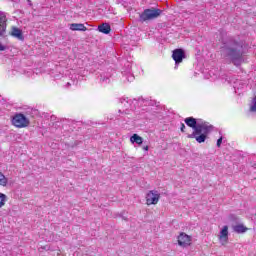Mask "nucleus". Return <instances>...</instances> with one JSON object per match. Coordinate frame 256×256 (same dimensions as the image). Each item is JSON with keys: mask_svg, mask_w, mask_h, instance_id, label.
Returning a JSON list of instances; mask_svg holds the SVG:
<instances>
[{"mask_svg": "<svg viewBox=\"0 0 256 256\" xmlns=\"http://www.w3.org/2000/svg\"><path fill=\"white\" fill-rule=\"evenodd\" d=\"M220 53L225 61H229V63H233L238 67L243 61V42L228 39L223 42Z\"/></svg>", "mask_w": 256, "mask_h": 256, "instance_id": "obj_1", "label": "nucleus"}, {"mask_svg": "<svg viewBox=\"0 0 256 256\" xmlns=\"http://www.w3.org/2000/svg\"><path fill=\"white\" fill-rule=\"evenodd\" d=\"M188 127L193 129V133L188 135L189 139H196L197 143H205L207 135L213 131V125L203 120H198L193 117H188L185 120Z\"/></svg>", "mask_w": 256, "mask_h": 256, "instance_id": "obj_2", "label": "nucleus"}, {"mask_svg": "<svg viewBox=\"0 0 256 256\" xmlns=\"http://www.w3.org/2000/svg\"><path fill=\"white\" fill-rule=\"evenodd\" d=\"M163 13V10L159 8L145 9L143 13L140 14V21H153L157 19Z\"/></svg>", "mask_w": 256, "mask_h": 256, "instance_id": "obj_3", "label": "nucleus"}, {"mask_svg": "<svg viewBox=\"0 0 256 256\" xmlns=\"http://www.w3.org/2000/svg\"><path fill=\"white\" fill-rule=\"evenodd\" d=\"M5 21H7L5 14L0 11V38H4L7 33V24ZM5 49H7V46L0 44V51H5Z\"/></svg>", "mask_w": 256, "mask_h": 256, "instance_id": "obj_4", "label": "nucleus"}, {"mask_svg": "<svg viewBox=\"0 0 256 256\" xmlns=\"http://www.w3.org/2000/svg\"><path fill=\"white\" fill-rule=\"evenodd\" d=\"M12 124L14 127L23 129V127H27L29 125V120L23 114H16L12 119Z\"/></svg>", "mask_w": 256, "mask_h": 256, "instance_id": "obj_5", "label": "nucleus"}, {"mask_svg": "<svg viewBox=\"0 0 256 256\" xmlns=\"http://www.w3.org/2000/svg\"><path fill=\"white\" fill-rule=\"evenodd\" d=\"M159 199H161V194H159L157 190H151L146 195L147 205H157V203H159Z\"/></svg>", "mask_w": 256, "mask_h": 256, "instance_id": "obj_6", "label": "nucleus"}, {"mask_svg": "<svg viewBox=\"0 0 256 256\" xmlns=\"http://www.w3.org/2000/svg\"><path fill=\"white\" fill-rule=\"evenodd\" d=\"M172 59L175 61L176 65L182 63L185 59V51L183 49H175L172 53Z\"/></svg>", "mask_w": 256, "mask_h": 256, "instance_id": "obj_7", "label": "nucleus"}, {"mask_svg": "<svg viewBox=\"0 0 256 256\" xmlns=\"http://www.w3.org/2000/svg\"><path fill=\"white\" fill-rule=\"evenodd\" d=\"M178 245L180 247H189L191 245V236L185 234V233H180L178 236Z\"/></svg>", "mask_w": 256, "mask_h": 256, "instance_id": "obj_8", "label": "nucleus"}, {"mask_svg": "<svg viewBox=\"0 0 256 256\" xmlns=\"http://www.w3.org/2000/svg\"><path fill=\"white\" fill-rule=\"evenodd\" d=\"M132 101L129 98H121L120 105L122 109L119 110V113H125V115L129 114V109H131Z\"/></svg>", "mask_w": 256, "mask_h": 256, "instance_id": "obj_9", "label": "nucleus"}, {"mask_svg": "<svg viewBox=\"0 0 256 256\" xmlns=\"http://www.w3.org/2000/svg\"><path fill=\"white\" fill-rule=\"evenodd\" d=\"M219 239H220V243L222 245H225V243H227V241L229 240V227L228 226H224L222 228V230L220 231Z\"/></svg>", "mask_w": 256, "mask_h": 256, "instance_id": "obj_10", "label": "nucleus"}, {"mask_svg": "<svg viewBox=\"0 0 256 256\" xmlns=\"http://www.w3.org/2000/svg\"><path fill=\"white\" fill-rule=\"evenodd\" d=\"M134 101L138 102V105H140V107H149V106H154L155 105V101L153 100H149V98H138V99H134Z\"/></svg>", "mask_w": 256, "mask_h": 256, "instance_id": "obj_11", "label": "nucleus"}, {"mask_svg": "<svg viewBox=\"0 0 256 256\" xmlns=\"http://www.w3.org/2000/svg\"><path fill=\"white\" fill-rule=\"evenodd\" d=\"M70 31H87V27L83 23H72L69 25Z\"/></svg>", "mask_w": 256, "mask_h": 256, "instance_id": "obj_12", "label": "nucleus"}, {"mask_svg": "<svg viewBox=\"0 0 256 256\" xmlns=\"http://www.w3.org/2000/svg\"><path fill=\"white\" fill-rule=\"evenodd\" d=\"M11 35L16 39H19V41H23V39H25V37H23V31L17 27L12 28Z\"/></svg>", "mask_w": 256, "mask_h": 256, "instance_id": "obj_13", "label": "nucleus"}, {"mask_svg": "<svg viewBox=\"0 0 256 256\" xmlns=\"http://www.w3.org/2000/svg\"><path fill=\"white\" fill-rule=\"evenodd\" d=\"M100 83L102 85H109L111 83V73L109 72H104L100 75Z\"/></svg>", "mask_w": 256, "mask_h": 256, "instance_id": "obj_14", "label": "nucleus"}, {"mask_svg": "<svg viewBox=\"0 0 256 256\" xmlns=\"http://www.w3.org/2000/svg\"><path fill=\"white\" fill-rule=\"evenodd\" d=\"M232 229H233L234 233L241 234V233H247L249 228L245 227V225H243V224H237V225L232 226Z\"/></svg>", "mask_w": 256, "mask_h": 256, "instance_id": "obj_15", "label": "nucleus"}, {"mask_svg": "<svg viewBox=\"0 0 256 256\" xmlns=\"http://www.w3.org/2000/svg\"><path fill=\"white\" fill-rule=\"evenodd\" d=\"M98 31L100 33H104V35H109V33H111V26L107 23H104L98 26Z\"/></svg>", "mask_w": 256, "mask_h": 256, "instance_id": "obj_16", "label": "nucleus"}, {"mask_svg": "<svg viewBox=\"0 0 256 256\" xmlns=\"http://www.w3.org/2000/svg\"><path fill=\"white\" fill-rule=\"evenodd\" d=\"M131 143H136V145H143V138L139 136L138 134H133L130 137Z\"/></svg>", "mask_w": 256, "mask_h": 256, "instance_id": "obj_17", "label": "nucleus"}, {"mask_svg": "<svg viewBox=\"0 0 256 256\" xmlns=\"http://www.w3.org/2000/svg\"><path fill=\"white\" fill-rule=\"evenodd\" d=\"M8 179L7 177H5V175L3 173H0V185L2 187H7V183H8Z\"/></svg>", "mask_w": 256, "mask_h": 256, "instance_id": "obj_18", "label": "nucleus"}, {"mask_svg": "<svg viewBox=\"0 0 256 256\" xmlns=\"http://www.w3.org/2000/svg\"><path fill=\"white\" fill-rule=\"evenodd\" d=\"M5 203H7V195L0 192V209L5 207Z\"/></svg>", "mask_w": 256, "mask_h": 256, "instance_id": "obj_19", "label": "nucleus"}, {"mask_svg": "<svg viewBox=\"0 0 256 256\" xmlns=\"http://www.w3.org/2000/svg\"><path fill=\"white\" fill-rule=\"evenodd\" d=\"M126 79L128 83H131L135 80V76H133L132 74H129L128 76H126Z\"/></svg>", "mask_w": 256, "mask_h": 256, "instance_id": "obj_20", "label": "nucleus"}, {"mask_svg": "<svg viewBox=\"0 0 256 256\" xmlns=\"http://www.w3.org/2000/svg\"><path fill=\"white\" fill-rule=\"evenodd\" d=\"M250 111H253L254 113H256V98H255V100L253 102V105L250 108Z\"/></svg>", "mask_w": 256, "mask_h": 256, "instance_id": "obj_21", "label": "nucleus"}, {"mask_svg": "<svg viewBox=\"0 0 256 256\" xmlns=\"http://www.w3.org/2000/svg\"><path fill=\"white\" fill-rule=\"evenodd\" d=\"M223 143V136H221L218 140H217V147H221V144Z\"/></svg>", "mask_w": 256, "mask_h": 256, "instance_id": "obj_22", "label": "nucleus"}, {"mask_svg": "<svg viewBox=\"0 0 256 256\" xmlns=\"http://www.w3.org/2000/svg\"><path fill=\"white\" fill-rule=\"evenodd\" d=\"M185 128V125L181 123L180 131H182V133H185Z\"/></svg>", "mask_w": 256, "mask_h": 256, "instance_id": "obj_23", "label": "nucleus"}, {"mask_svg": "<svg viewBox=\"0 0 256 256\" xmlns=\"http://www.w3.org/2000/svg\"><path fill=\"white\" fill-rule=\"evenodd\" d=\"M71 85H72L71 82H67V83H66V88L71 87Z\"/></svg>", "mask_w": 256, "mask_h": 256, "instance_id": "obj_24", "label": "nucleus"}, {"mask_svg": "<svg viewBox=\"0 0 256 256\" xmlns=\"http://www.w3.org/2000/svg\"><path fill=\"white\" fill-rule=\"evenodd\" d=\"M143 150H144V151H149V146H144V147H143Z\"/></svg>", "mask_w": 256, "mask_h": 256, "instance_id": "obj_25", "label": "nucleus"}, {"mask_svg": "<svg viewBox=\"0 0 256 256\" xmlns=\"http://www.w3.org/2000/svg\"><path fill=\"white\" fill-rule=\"evenodd\" d=\"M28 1V3H31V0H27Z\"/></svg>", "mask_w": 256, "mask_h": 256, "instance_id": "obj_26", "label": "nucleus"}]
</instances>
